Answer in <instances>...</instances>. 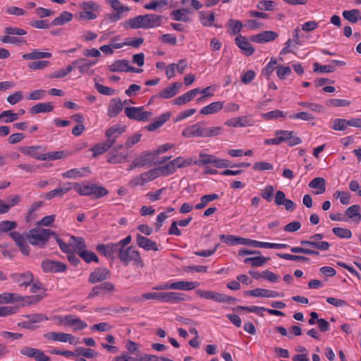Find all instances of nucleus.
<instances>
[{"label": "nucleus", "instance_id": "1", "mask_svg": "<svg viewBox=\"0 0 361 361\" xmlns=\"http://www.w3.org/2000/svg\"><path fill=\"white\" fill-rule=\"evenodd\" d=\"M54 235H56V233L51 229L36 227L29 231L27 239L32 245L44 248L50 237Z\"/></svg>", "mask_w": 361, "mask_h": 361}, {"label": "nucleus", "instance_id": "2", "mask_svg": "<svg viewBox=\"0 0 361 361\" xmlns=\"http://www.w3.org/2000/svg\"><path fill=\"white\" fill-rule=\"evenodd\" d=\"M142 298L145 300H156L171 303L185 300L184 294L177 292H149L142 294Z\"/></svg>", "mask_w": 361, "mask_h": 361}, {"label": "nucleus", "instance_id": "3", "mask_svg": "<svg viewBox=\"0 0 361 361\" xmlns=\"http://www.w3.org/2000/svg\"><path fill=\"white\" fill-rule=\"evenodd\" d=\"M39 295L30 296H20L16 293H4L0 294V304L13 303L19 302L23 306L35 304L42 300Z\"/></svg>", "mask_w": 361, "mask_h": 361}, {"label": "nucleus", "instance_id": "4", "mask_svg": "<svg viewBox=\"0 0 361 361\" xmlns=\"http://www.w3.org/2000/svg\"><path fill=\"white\" fill-rule=\"evenodd\" d=\"M121 262L124 266L129 265L130 262H134V264L140 267L145 266V263L140 257V252L135 250L133 246H130L125 249L119 248L117 255Z\"/></svg>", "mask_w": 361, "mask_h": 361}, {"label": "nucleus", "instance_id": "5", "mask_svg": "<svg viewBox=\"0 0 361 361\" xmlns=\"http://www.w3.org/2000/svg\"><path fill=\"white\" fill-rule=\"evenodd\" d=\"M274 134L278 145L285 142L288 146L293 147L302 142L301 138L295 136L294 131L277 130Z\"/></svg>", "mask_w": 361, "mask_h": 361}, {"label": "nucleus", "instance_id": "6", "mask_svg": "<svg viewBox=\"0 0 361 361\" xmlns=\"http://www.w3.org/2000/svg\"><path fill=\"white\" fill-rule=\"evenodd\" d=\"M125 114L126 116L133 120L138 121H148L152 113L149 111H145L143 106L140 107H126Z\"/></svg>", "mask_w": 361, "mask_h": 361}, {"label": "nucleus", "instance_id": "7", "mask_svg": "<svg viewBox=\"0 0 361 361\" xmlns=\"http://www.w3.org/2000/svg\"><path fill=\"white\" fill-rule=\"evenodd\" d=\"M27 318V321L19 322L18 326L29 330H35L37 326L34 325L35 323L48 320V317L43 314H32L23 316Z\"/></svg>", "mask_w": 361, "mask_h": 361}, {"label": "nucleus", "instance_id": "8", "mask_svg": "<svg viewBox=\"0 0 361 361\" xmlns=\"http://www.w3.org/2000/svg\"><path fill=\"white\" fill-rule=\"evenodd\" d=\"M42 269L45 273H61L66 271V264L54 260L44 259L42 262Z\"/></svg>", "mask_w": 361, "mask_h": 361}, {"label": "nucleus", "instance_id": "9", "mask_svg": "<svg viewBox=\"0 0 361 361\" xmlns=\"http://www.w3.org/2000/svg\"><path fill=\"white\" fill-rule=\"evenodd\" d=\"M21 153L36 159L45 161V153L42 145L23 146L19 148Z\"/></svg>", "mask_w": 361, "mask_h": 361}, {"label": "nucleus", "instance_id": "10", "mask_svg": "<svg viewBox=\"0 0 361 361\" xmlns=\"http://www.w3.org/2000/svg\"><path fill=\"white\" fill-rule=\"evenodd\" d=\"M20 353L22 355L26 356L30 358H34L36 361H50V357L46 355L42 350L24 346Z\"/></svg>", "mask_w": 361, "mask_h": 361}, {"label": "nucleus", "instance_id": "11", "mask_svg": "<svg viewBox=\"0 0 361 361\" xmlns=\"http://www.w3.org/2000/svg\"><path fill=\"white\" fill-rule=\"evenodd\" d=\"M110 277L111 272L108 269L104 267H99L97 268L94 271L91 272L88 281L91 284H95L97 283L109 279Z\"/></svg>", "mask_w": 361, "mask_h": 361}, {"label": "nucleus", "instance_id": "12", "mask_svg": "<svg viewBox=\"0 0 361 361\" xmlns=\"http://www.w3.org/2000/svg\"><path fill=\"white\" fill-rule=\"evenodd\" d=\"M60 321L65 325L72 327L74 331L82 330L87 326V324L85 322L82 321L78 317H75L72 314L61 317Z\"/></svg>", "mask_w": 361, "mask_h": 361}, {"label": "nucleus", "instance_id": "13", "mask_svg": "<svg viewBox=\"0 0 361 361\" xmlns=\"http://www.w3.org/2000/svg\"><path fill=\"white\" fill-rule=\"evenodd\" d=\"M114 290V285L110 281H105L94 286L88 294L87 298H93L100 295L102 293L113 292Z\"/></svg>", "mask_w": 361, "mask_h": 361}, {"label": "nucleus", "instance_id": "14", "mask_svg": "<svg viewBox=\"0 0 361 361\" xmlns=\"http://www.w3.org/2000/svg\"><path fill=\"white\" fill-rule=\"evenodd\" d=\"M116 243L99 244L97 246V250L99 253L103 255L107 258L114 259L115 253H118L119 248Z\"/></svg>", "mask_w": 361, "mask_h": 361}, {"label": "nucleus", "instance_id": "15", "mask_svg": "<svg viewBox=\"0 0 361 361\" xmlns=\"http://www.w3.org/2000/svg\"><path fill=\"white\" fill-rule=\"evenodd\" d=\"M9 235L15 241L22 254L24 255H28L30 253V248L27 245L26 240L23 235L18 231H11L10 232Z\"/></svg>", "mask_w": 361, "mask_h": 361}, {"label": "nucleus", "instance_id": "16", "mask_svg": "<svg viewBox=\"0 0 361 361\" xmlns=\"http://www.w3.org/2000/svg\"><path fill=\"white\" fill-rule=\"evenodd\" d=\"M123 109V104L118 97L113 98L107 108V115L110 118L116 117Z\"/></svg>", "mask_w": 361, "mask_h": 361}, {"label": "nucleus", "instance_id": "17", "mask_svg": "<svg viewBox=\"0 0 361 361\" xmlns=\"http://www.w3.org/2000/svg\"><path fill=\"white\" fill-rule=\"evenodd\" d=\"M136 243L140 247L143 248L147 251L159 250V247L155 241H152L140 233L136 234Z\"/></svg>", "mask_w": 361, "mask_h": 361}, {"label": "nucleus", "instance_id": "18", "mask_svg": "<svg viewBox=\"0 0 361 361\" xmlns=\"http://www.w3.org/2000/svg\"><path fill=\"white\" fill-rule=\"evenodd\" d=\"M278 37V34L271 30L264 31L257 35H252L250 40L256 43H265L274 41Z\"/></svg>", "mask_w": 361, "mask_h": 361}, {"label": "nucleus", "instance_id": "19", "mask_svg": "<svg viewBox=\"0 0 361 361\" xmlns=\"http://www.w3.org/2000/svg\"><path fill=\"white\" fill-rule=\"evenodd\" d=\"M203 126H205L204 122H197L194 125L190 126L183 130L182 135L185 137H202Z\"/></svg>", "mask_w": 361, "mask_h": 361}, {"label": "nucleus", "instance_id": "20", "mask_svg": "<svg viewBox=\"0 0 361 361\" xmlns=\"http://www.w3.org/2000/svg\"><path fill=\"white\" fill-rule=\"evenodd\" d=\"M12 280L17 283L19 286L27 287L33 281V275L30 271H25L23 274H13L11 275Z\"/></svg>", "mask_w": 361, "mask_h": 361}, {"label": "nucleus", "instance_id": "21", "mask_svg": "<svg viewBox=\"0 0 361 361\" xmlns=\"http://www.w3.org/2000/svg\"><path fill=\"white\" fill-rule=\"evenodd\" d=\"M126 126L121 125H114L111 127L106 129L105 132V136L107 138L106 140H111L112 145L116 142V139L126 131Z\"/></svg>", "mask_w": 361, "mask_h": 361}, {"label": "nucleus", "instance_id": "22", "mask_svg": "<svg viewBox=\"0 0 361 361\" xmlns=\"http://www.w3.org/2000/svg\"><path fill=\"white\" fill-rule=\"evenodd\" d=\"M144 23V29H149L158 27L161 25L162 16L157 14H145L142 15Z\"/></svg>", "mask_w": 361, "mask_h": 361}, {"label": "nucleus", "instance_id": "23", "mask_svg": "<svg viewBox=\"0 0 361 361\" xmlns=\"http://www.w3.org/2000/svg\"><path fill=\"white\" fill-rule=\"evenodd\" d=\"M235 44L244 52L247 56H251L255 52L254 47L247 41L245 37L238 35L235 39Z\"/></svg>", "mask_w": 361, "mask_h": 361}, {"label": "nucleus", "instance_id": "24", "mask_svg": "<svg viewBox=\"0 0 361 361\" xmlns=\"http://www.w3.org/2000/svg\"><path fill=\"white\" fill-rule=\"evenodd\" d=\"M181 87V82H175L172 83L171 86H169L160 91L158 96L163 99H170L178 94V90Z\"/></svg>", "mask_w": 361, "mask_h": 361}, {"label": "nucleus", "instance_id": "25", "mask_svg": "<svg viewBox=\"0 0 361 361\" xmlns=\"http://www.w3.org/2000/svg\"><path fill=\"white\" fill-rule=\"evenodd\" d=\"M200 286L197 281H178L171 283V290H190Z\"/></svg>", "mask_w": 361, "mask_h": 361}, {"label": "nucleus", "instance_id": "26", "mask_svg": "<svg viewBox=\"0 0 361 361\" xmlns=\"http://www.w3.org/2000/svg\"><path fill=\"white\" fill-rule=\"evenodd\" d=\"M191 13L192 10L190 8H185L173 11L170 16L173 20L187 23L190 21V18L187 14Z\"/></svg>", "mask_w": 361, "mask_h": 361}, {"label": "nucleus", "instance_id": "27", "mask_svg": "<svg viewBox=\"0 0 361 361\" xmlns=\"http://www.w3.org/2000/svg\"><path fill=\"white\" fill-rule=\"evenodd\" d=\"M171 114L170 112H166L161 114L156 119V121L147 126L146 128L151 132L156 130L157 128L162 126L167 121H169L171 118Z\"/></svg>", "mask_w": 361, "mask_h": 361}, {"label": "nucleus", "instance_id": "28", "mask_svg": "<svg viewBox=\"0 0 361 361\" xmlns=\"http://www.w3.org/2000/svg\"><path fill=\"white\" fill-rule=\"evenodd\" d=\"M171 114L170 112H166L161 114L156 119V121L147 126L146 128L151 132L156 130L157 128L162 126L167 121H169L171 118Z\"/></svg>", "mask_w": 361, "mask_h": 361}, {"label": "nucleus", "instance_id": "29", "mask_svg": "<svg viewBox=\"0 0 361 361\" xmlns=\"http://www.w3.org/2000/svg\"><path fill=\"white\" fill-rule=\"evenodd\" d=\"M130 62L126 59L116 60L109 66L111 72H128L130 68Z\"/></svg>", "mask_w": 361, "mask_h": 361}, {"label": "nucleus", "instance_id": "30", "mask_svg": "<svg viewBox=\"0 0 361 361\" xmlns=\"http://www.w3.org/2000/svg\"><path fill=\"white\" fill-rule=\"evenodd\" d=\"M111 140H106L105 142L97 144L94 145L90 150L92 152L93 154L92 156L94 157H96L100 154H102L103 153L107 152L109 149H111L112 145Z\"/></svg>", "mask_w": 361, "mask_h": 361}, {"label": "nucleus", "instance_id": "31", "mask_svg": "<svg viewBox=\"0 0 361 361\" xmlns=\"http://www.w3.org/2000/svg\"><path fill=\"white\" fill-rule=\"evenodd\" d=\"M223 107V102H214L202 108L200 113L203 115L213 114L219 112Z\"/></svg>", "mask_w": 361, "mask_h": 361}, {"label": "nucleus", "instance_id": "32", "mask_svg": "<svg viewBox=\"0 0 361 361\" xmlns=\"http://www.w3.org/2000/svg\"><path fill=\"white\" fill-rule=\"evenodd\" d=\"M199 18L201 24L204 27H212L214 26L218 27L219 26L214 24L215 21V16L214 13H207L205 11H200L199 12Z\"/></svg>", "mask_w": 361, "mask_h": 361}, {"label": "nucleus", "instance_id": "33", "mask_svg": "<svg viewBox=\"0 0 361 361\" xmlns=\"http://www.w3.org/2000/svg\"><path fill=\"white\" fill-rule=\"evenodd\" d=\"M196 294L205 299L212 300L217 302H221V294L217 292L211 291V290H204L201 289H197L195 290Z\"/></svg>", "mask_w": 361, "mask_h": 361}, {"label": "nucleus", "instance_id": "34", "mask_svg": "<svg viewBox=\"0 0 361 361\" xmlns=\"http://www.w3.org/2000/svg\"><path fill=\"white\" fill-rule=\"evenodd\" d=\"M52 56L50 52H44L38 49H34L32 52L23 54L22 57L25 60H36L45 58H51Z\"/></svg>", "mask_w": 361, "mask_h": 361}, {"label": "nucleus", "instance_id": "35", "mask_svg": "<svg viewBox=\"0 0 361 361\" xmlns=\"http://www.w3.org/2000/svg\"><path fill=\"white\" fill-rule=\"evenodd\" d=\"M345 215L356 223L361 221L360 207L358 204H353L345 210Z\"/></svg>", "mask_w": 361, "mask_h": 361}, {"label": "nucleus", "instance_id": "36", "mask_svg": "<svg viewBox=\"0 0 361 361\" xmlns=\"http://www.w3.org/2000/svg\"><path fill=\"white\" fill-rule=\"evenodd\" d=\"M308 186L310 188L317 189L318 190L315 192L317 195L322 194L326 190V181L324 178L317 177L312 179Z\"/></svg>", "mask_w": 361, "mask_h": 361}, {"label": "nucleus", "instance_id": "37", "mask_svg": "<svg viewBox=\"0 0 361 361\" xmlns=\"http://www.w3.org/2000/svg\"><path fill=\"white\" fill-rule=\"evenodd\" d=\"M54 109V106L51 102L39 103L34 105L30 109L31 114H36L39 113L50 112Z\"/></svg>", "mask_w": 361, "mask_h": 361}, {"label": "nucleus", "instance_id": "38", "mask_svg": "<svg viewBox=\"0 0 361 361\" xmlns=\"http://www.w3.org/2000/svg\"><path fill=\"white\" fill-rule=\"evenodd\" d=\"M144 23L142 20V15L137 16L135 18H130L129 20H126L123 23V27L127 28H131V29H138V28H143L144 29Z\"/></svg>", "mask_w": 361, "mask_h": 361}, {"label": "nucleus", "instance_id": "39", "mask_svg": "<svg viewBox=\"0 0 361 361\" xmlns=\"http://www.w3.org/2000/svg\"><path fill=\"white\" fill-rule=\"evenodd\" d=\"M250 121L246 116H239L237 118L227 120L225 125L230 127H245L250 125Z\"/></svg>", "mask_w": 361, "mask_h": 361}, {"label": "nucleus", "instance_id": "40", "mask_svg": "<svg viewBox=\"0 0 361 361\" xmlns=\"http://www.w3.org/2000/svg\"><path fill=\"white\" fill-rule=\"evenodd\" d=\"M128 156L126 152H122L120 153H109V157L107 161L111 164H117L124 163Z\"/></svg>", "mask_w": 361, "mask_h": 361}, {"label": "nucleus", "instance_id": "41", "mask_svg": "<svg viewBox=\"0 0 361 361\" xmlns=\"http://www.w3.org/2000/svg\"><path fill=\"white\" fill-rule=\"evenodd\" d=\"M70 244L73 247L74 251L79 255L80 252L83 251L86 248L85 240L82 237L71 236L70 238Z\"/></svg>", "mask_w": 361, "mask_h": 361}, {"label": "nucleus", "instance_id": "42", "mask_svg": "<svg viewBox=\"0 0 361 361\" xmlns=\"http://www.w3.org/2000/svg\"><path fill=\"white\" fill-rule=\"evenodd\" d=\"M269 257L257 256L253 257H246L243 262L246 264H250L252 267H259L263 266L268 260H269Z\"/></svg>", "mask_w": 361, "mask_h": 361}, {"label": "nucleus", "instance_id": "43", "mask_svg": "<svg viewBox=\"0 0 361 361\" xmlns=\"http://www.w3.org/2000/svg\"><path fill=\"white\" fill-rule=\"evenodd\" d=\"M73 18V14L68 11H63L60 16L55 18L51 23L52 25H63L70 22Z\"/></svg>", "mask_w": 361, "mask_h": 361}, {"label": "nucleus", "instance_id": "44", "mask_svg": "<svg viewBox=\"0 0 361 361\" xmlns=\"http://www.w3.org/2000/svg\"><path fill=\"white\" fill-rule=\"evenodd\" d=\"M73 188L80 195L88 196L93 194L94 185H81L77 183H73Z\"/></svg>", "mask_w": 361, "mask_h": 361}, {"label": "nucleus", "instance_id": "45", "mask_svg": "<svg viewBox=\"0 0 361 361\" xmlns=\"http://www.w3.org/2000/svg\"><path fill=\"white\" fill-rule=\"evenodd\" d=\"M155 157L154 152H145L138 157L135 158L138 161V164L140 167H143L145 165L154 161Z\"/></svg>", "mask_w": 361, "mask_h": 361}, {"label": "nucleus", "instance_id": "46", "mask_svg": "<svg viewBox=\"0 0 361 361\" xmlns=\"http://www.w3.org/2000/svg\"><path fill=\"white\" fill-rule=\"evenodd\" d=\"M219 198V195L216 193L203 195L200 198V202L195 206V208L196 209H202L204 208L209 202Z\"/></svg>", "mask_w": 361, "mask_h": 361}, {"label": "nucleus", "instance_id": "47", "mask_svg": "<svg viewBox=\"0 0 361 361\" xmlns=\"http://www.w3.org/2000/svg\"><path fill=\"white\" fill-rule=\"evenodd\" d=\"M343 16L352 23H355L361 19L360 12L358 9L344 11L343 12Z\"/></svg>", "mask_w": 361, "mask_h": 361}, {"label": "nucleus", "instance_id": "48", "mask_svg": "<svg viewBox=\"0 0 361 361\" xmlns=\"http://www.w3.org/2000/svg\"><path fill=\"white\" fill-rule=\"evenodd\" d=\"M222 133V128L219 126L206 128L204 126L202 127V137H210L218 136Z\"/></svg>", "mask_w": 361, "mask_h": 361}, {"label": "nucleus", "instance_id": "49", "mask_svg": "<svg viewBox=\"0 0 361 361\" xmlns=\"http://www.w3.org/2000/svg\"><path fill=\"white\" fill-rule=\"evenodd\" d=\"M66 333L51 331L45 333L43 337L47 340L66 343Z\"/></svg>", "mask_w": 361, "mask_h": 361}, {"label": "nucleus", "instance_id": "50", "mask_svg": "<svg viewBox=\"0 0 361 361\" xmlns=\"http://www.w3.org/2000/svg\"><path fill=\"white\" fill-rule=\"evenodd\" d=\"M143 42H144V39L143 38H142V37H136V38H134L132 40H130V41H128V42H123L121 44H114L112 46L115 49H120V48H122L124 46H130V47H135V48H137L140 46H141Z\"/></svg>", "mask_w": 361, "mask_h": 361}, {"label": "nucleus", "instance_id": "51", "mask_svg": "<svg viewBox=\"0 0 361 361\" xmlns=\"http://www.w3.org/2000/svg\"><path fill=\"white\" fill-rule=\"evenodd\" d=\"M287 116V112L279 109L271 111L262 114V117L266 120H275L281 118H285Z\"/></svg>", "mask_w": 361, "mask_h": 361}, {"label": "nucleus", "instance_id": "52", "mask_svg": "<svg viewBox=\"0 0 361 361\" xmlns=\"http://www.w3.org/2000/svg\"><path fill=\"white\" fill-rule=\"evenodd\" d=\"M214 156L212 154H204L200 152L199 154V159L194 161V164L197 166H204L209 164H213Z\"/></svg>", "mask_w": 361, "mask_h": 361}, {"label": "nucleus", "instance_id": "53", "mask_svg": "<svg viewBox=\"0 0 361 361\" xmlns=\"http://www.w3.org/2000/svg\"><path fill=\"white\" fill-rule=\"evenodd\" d=\"M81 11H94L99 12L101 10L100 6L95 1H84L80 4Z\"/></svg>", "mask_w": 361, "mask_h": 361}, {"label": "nucleus", "instance_id": "54", "mask_svg": "<svg viewBox=\"0 0 361 361\" xmlns=\"http://www.w3.org/2000/svg\"><path fill=\"white\" fill-rule=\"evenodd\" d=\"M256 6L260 11H271L276 9V3L271 0H262L257 3Z\"/></svg>", "mask_w": 361, "mask_h": 361}, {"label": "nucleus", "instance_id": "55", "mask_svg": "<svg viewBox=\"0 0 361 361\" xmlns=\"http://www.w3.org/2000/svg\"><path fill=\"white\" fill-rule=\"evenodd\" d=\"M43 204H44V202L42 201H38V202H33L30 205V208L27 210L26 216H25V219L27 221H30L32 220L33 219H35V215L34 214L35 212L36 211H37L38 209H39L42 207Z\"/></svg>", "mask_w": 361, "mask_h": 361}, {"label": "nucleus", "instance_id": "56", "mask_svg": "<svg viewBox=\"0 0 361 361\" xmlns=\"http://www.w3.org/2000/svg\"><path fill=\"white\" fill-rule=\"evenodd\" d=\"M277 256L281 259H288V260H292V261H300V262H305L307 263L310 262V259L300 255H290V254H286V253H278Z\"/></svg>", "mask_w": 361, "mask_h": 361}, {"label": "nucleus", "instance_id": "57", "mask_svg": "<svg viewBox=\"0 0 361 361\" xmlns=\"http://www.w3.org/2000/svg\"><path fill=\"white\" fill-rule=\"evenodd\" d=\"M240 238L241 237L240 236L232 235L222 234L219 235V239L229 245H240Z\"/></svg>", "mask_w": 361, "mask_h": 361}, {"label": "nucleus", "instance_id": "58", "mask_svg": "<svg viewBox=\"0 0 361 361\" xmlns=\"http://www.w3.org/2000/svg\"><path fill=\"white\" fill-rule=\"evenodd\" d=\"M78 255L87 263H90L92 262H95L97 263L99 262L97 256L92 251L84 250L83 251L80 252Z\"/></svg>", "mask_w": 361, "mask_h": 361}, {"label": "nucleus", "instance_id": "59", "mask_svg": "<svg viewBox=\"0 0 361 361\" xmlns=\"http://www.w3.org/2000/svg\"><path fill=\"white\" fill-rule=\"evenodd\" d=\"M332 232L340 238L350 239L352 237L350 230L345 228L334 227L332 229Z\"/></svg>", "mask_w": 361, "mask_h": 361}, {"label": "nucleus", "instance_id": "60", "mask_svg": "<svg viewBox=\"0 0 361 361\" xmlns=\"http://www.w3.org/2000/svg\"><path fill=\"white\" fill-rule=\"evenodd\" d=\"M228 27L231 30V35H235L240 32L243 25L240 20L231 19L228 21Z\"/></svg>", "mask_w": 361, "mask_h": 361}, {"label": "nucleus", "instance_id": "61", "mask_svg": "<svg viewBox=\"0 0 361 361\" xmlns=\"http://www.w3.org/2000/svg\"><path fill=\"white\" fill-rule=\"evenodd\" d=\"M348 126V121L345 118H336L334 120L331 128L334 130H345Z\"/></svg>", "mask_w": 361, "mask_h": 361}, {"label": "nucleus", "instance_id": "62", "mask_svg": "<svg viewBox=\"0 0 361 361\" xmlns=\"http://www.w3.org/2000/svg\"><path fill=\"white\" fill-rule=\"evenodd\" d=\"M289 118L290 119H295V120L299 119V120H302V121H312L314 119V117L313 116L312 114H311L308 112H306V111H302V112L293 114L289 116Z\"/></svg>", "mask_w": 361, "mask_h": 361}, {"label": "nucleus", "instance_id": "63", "mask_svg": "<svg viewBox=\"0 0 361 361\" xmlns=\"http://www.w3.org/2000/svg\"><path fill=\"white\" fill-rule=\"evenodd\" d=\"M17 223L13 221H2L0 222V231L1 232H8L12 231L13 229L16 228Z\"/></svg>", "mask_w": 361, "mask_h": 361}, {"label": "nucleus", "instance_id": "64", "mask_svg": "<svg viewBox=\"0 0 361 361\" xmlns=\"http://www.w3.org/2000/svg\"><path fill=\"white\" fill-rule=\"evenodd\" d=\"M96 63L97 61H91L86 59L81 58V63H80L78 68L80 73L81 74L87 73L92 66L96 64Z\"/></svg>", "mask_w": 361, "mask_h": 361}]
</instances>
